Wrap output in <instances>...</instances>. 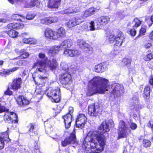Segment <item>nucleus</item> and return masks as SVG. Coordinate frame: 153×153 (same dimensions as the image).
<instances>
[{"label":"nucleus","instance_id":"f257e3e1","mask_svg":"<svg viewBox=\"0 0 153 153\" xmlns=\"http://www.w3.org/2000/svg\"><path fill=\"white\" fill-rule=\"evenodd\" d=\"M114 126L112 120L108 122H103L99 128V131H91L85 138L82 145V147L90 153H99L104 149L106 142L105 135L108 132L110 127Z\"/></svg>","mask_w":153,"mask_h":153},{"label":"nucleus","instance_id":"f03ea898","mask_svg":"<svg viewBox=\"0 0 153 153\" xmlns=\"http://www.w3.org/2000/svg\"><path fill=\"white\" fill-rule=\"evenodd\" d=\"M108 81L99 77H95L88 82V92L87 94L91 96L97 93L103 94L111 88V96L118 97L124 93L123 86L118 83H114L111 85H108Z\"/></svg>","mask_w":153,"mask_h":153},{"label":"nucleus","instance_id":"7ed1b4c3","mask_svg":"<svg viewBox=\"0 0 153 153\" xmlns=\"http://www.w3.org/2000/svg\"><path fill=\"white\" fill-rule=\"evenodd\" d=\"M39 59L33 65V68H36V72L39 74V79L37 82L35 79V78L33 75V80L37 85H44L48 79V74L47 71V68L49 70H52L55 68L57 65L56 60L53 59L51 61L48 60L44 54L40 53L39 55Z\"/></svg>","mask_w":153,"mask_h":153},{"label":"nucleus","instance_id":"20e7f679","mask_svg":"<svg viewBox=\"0 0 153 153\" xmlns=\"http://www.w3.org/2000/svg\"><path fill=\"white\" fill-rule=\"evenodd\" d=\"M24 25L22 21L17 23H13L8 24L6 27H4V29L6 32L9 36L12 38H15L17 37L18 33L16 31L13 30V29H19L22 28L24 27Z\"/></svg>","mask_w":153,"mask_h":153},{"label":"nucleus","instance_id":"39448f33","mask_svg":"<svg viewBox=\"0 0 153 153\" xmlns=\"http://www.w3.org/2000/svg\"><path fill=\"white\" fill-rule=\"evenodd\" d=\"M47 95L49 97L51 98V101L52 102H58L60 101L61 98L59 88L57 87L55 88H50Z\"/></svg>","mask_w":153,"mask_h":153},{"label":"nucleus","instance_id":"423d86ee","mask_svg":"<svg viewBox=\"0 0 153 153\" xmlns=\"http://www.w3.org/2000/svg\"><path fill=\"white\" fill-rule=\"evenodd\" d=\"M5 108L6 110L4 111H6L4 117V120L5 122L9 123H17L18 122L17 115L13 112L9 111L6 108Z\"/></svg>","mask_w":153,"mask_h":153},{"label":"nucleus","instance_id":"0eeeda50","mask_svg":"<svg viewBox=\"0 0 153 153\" xmlns=\"http://www.w3.org/2000/svg\"><path fill=\"white\" fill-rule=\"evenodd\" d=\"M130 132V130L126 125L125 122L123 121H121L119 123V137L120 138L126 137Z\"/></svg>","mask_w":153,"mask_h":153},{"label":"nucleus","instance_id":"6e6552de","mask_svg":"<svg viewBox=\"0 0 153 153\" xmlns=\"http://www.w3.org/2000/svg\"><path fill=\"white\" fill-rule=\"evenodd\" d=\"M70 72L64 73L61 74L59 76V80L60 82L62 84L69 85L72 82V78Z\"/></svg>","mask_w":153,"mask_h":153},{"label":"nucleus","instance_id":"1a4fd4ad","mask_svg":"<svg viewBox=\"0 0 153 153\" xmlns=\"http://www.w3.org/2000/svg\"><path fill=\"white\" fill-rule=\"evenodd\" d=\"M77 43L79 47L87 53H92L93 51L92 47L83 40L78 39L77 41Z\"/></svg>","mask_w":153,"mask_h":153},{"label":"nucleus","instance_id":"9d476101","mask_svg":"<svg viewBox=\"0 0 153 153\" xmlns=\"http://www.w3.org/2000/svg\"><path fill=\"white\" fill-rule=\"evenodd\" d=\"M75 134V131H74L70 134V137L65 138L63 140H62L61 142L62 146L65 147L71 143H74L75 142L76 136Z\"/></svg>","mask_w":153,"mask_h":153},{"label":"nucleus","instance_id":"9b49d317","mask_svg":"<svg viewBox=\"0 0 153 153\" xmlns=\"http://www.w3.org/2000/svg\"><path fill=\"white\" fill-rule=\"evenodd\" d=\"M88 114L91 116L96 117L100 113L101 109L97 105H90L88 107Z\"/></svg>","mask_w":153,"mask_h":153},{"label":"nucleus","instance_id":"f8f14e48","mask_svg":"<svg viewBox=\"0 0 153 153\" xmlns=\"http://www.w3.org/2000/svg\"><path fill=\"white\" fill-rule=\"evenodd\" d=\"M87 118L83 114H80L76 120V126L77 127L82 128L84 126V125Z\"/></svg>","mask_w":153,"mask_h":153},{"label":"nucleus","instance_id":"ddd939ff","mask_svg":"<svg viewBox=\"0 0 153 153\" xmlns=\"http://www.w3.org/2000/svg\"><path fill=\"white\" fill-rule=\"evenodd\" d=\"M124 41L125 38L123 33L120 31H117L115 40V45L118 47L120 46Z\"/></svg>","mask_w":153,"mask_h":153},{"label":"nucleus","instance_id":"4468645a","mask_svg":"<svg viewBox=\"0 0 153 153\" xmlns=\"http://www.w3.org/2000/svg\"><path fill=\"white\" fill-rule=\"evenodd\" d=\"M55 32L49 28H47L45 31L44 35L45 37L50 39H56Z\"/></svg>","mask_w":153,"mask_h":153},{"label":"nucleus","instance_id":"2eb2a0df","mask_svg":"<svg viewBox=\"0 0 153 153\" xmlns=\"http://www.w3.org/2000/svg\"><path fill=\"white\" fill-rule=\"evenodd\" d=\"M22 79L21 78H16L14 79L11 85V88L13 90L16 91L21 88Z\"/></svg>","mask_w":153,"mask_h":153},{"label":"nucleus","instance_id":"dca6fc26","mask_svg":"<svg viewBox=\"0 0 153 153\" xmlns=\"http://www.w3.org/2000/svg\"><path fill=\"white\" fill-rule=\"evenodd\" d=\"M80 54V52L78 51L69 49L65 50L64 52V55L67 56L72 57L78 56Z\"/></svg>","mask_w":153,"mask_h":153},{"label":"nucleus","instance_id":"f3484780","mask_svg":"<svg viewBox=\"0 0 153 153\" xmlns=\"http://www.w3.org/2000/svg\"><path fill=\"white\" fill-rule=\"evenodd\" d=\"M109 20H95L94 21L97 29H100L108 23Z\"/></svg>","mask_w":153,"mask_h":153},{"label":"nucleus","instance_id":"a211bd4d","mask_svg":"<svg viewBox=\"0 0 153 153\" xmlns=\"http://www.w3.org/2000/svg\"><path fill=\"white\" fill-rule=\"evenodd\" d=\"M61 0H49L48 7L49 8H58L60 5Z\"/></svg>","mask_w":153,"mask_h":153},{"label":"nucleus","instance_id":"6ab92c4d","mask_svg":"<svg viewBox=\"0 0 153 153\" xmlns=\"http://www.w3.org/2000/svg\"><path fill=\"white\" fill-rule=\"evenodd\" d=\"M107 69L106 65L104 63H101L96 65L94 70L95 71L98 73H102Z\"/></svg>","mask_w":153,"mask_h":153},{"label":"nucleus","instance_id":"aec40b11","mask_svg":"<svg viewBox=\"0 0 153 153\" xmlns=\"http://www.w3.org/2000/svg\"><path fill=\"white\" fill-rule=\"evenodd\" d=\"M61 49L60 45L53 46L50 49L48 52V54L51 56H54L57 54L59 51Z\"/></svg>","mask_w":153,"mask_h":153},{"label":"nucleus","instance_id":"412c9836","mask_svg":"<svg viewBox=\"0 0 153 153\" xmlns=\"http://www.w3.org/2000/svg\"><path fill=\"white\" fill-rule=\"evenodd\" d=\"M36 22H38L35 24V25H48L51 23L57 22V20H35Z\"/></svg>","mask_w":153,"mask_h":153},{"label":"nucleus","instance_id":"4be33fe9","mask_svg":"<svg viewBox=\"0 0 153 153\" xmlns=\"http://www.w3.org/2000/svg\"><path fill=\"white\" fill-rule=\"evenodd\" d=\"M100 9V7H97L95 8L93 7L85 11L83 16L85 17L91 16V15L94 14L95 12H97Z\"/></svg>","mask_w":153,"mask_h":153},{"label":"nucleus","instance_id":"5701e85b","mask_svg":"<svg viewBox=\"0 0 153 153\" xmlns=\"http://www.w3.org/2000/svg\"><path fill=\"white\" fill-rule=\"evenodd\" d=\"M95 25L94 21H91L84 25L83 26V28L86 30L94 31L97 29L95 26Z\"/></svg>","mask_w":153,"mask_h":153},{"label":"nucleus","instance_id":"b1692460","mask_svg":"<svg viewBox=\"0 0 153 153\" xmlns=\"http://www.w3.org/2000/svg\"><path fill=\"white\" fill-rule=\"evenodd\" d=\"M16 101L18 104L20 105H27L29 103L28 100L22 96H19L16 99Z\"/></svg>","mask_w":153,"mask_h":153},{"label":"nucleus","instance_id":"393cba45","mask_svg":"<svg viewBox=\"0 0 153 153\" xmlns=\"http://www.w3.org/2000/svg\"><path fill=\"white\" fill-rule=\"evenodd\" d=\"M81 20H70L67 22L66 25L69 28H71L77 25H79L83 21H80Z\"/></svg>","mask_w":153,"mask_h":153},{"label":"nucleus","instance_id":"a878e982","mask_svg":"<svg viewBox=\"0 0 153 153\" xmlns=\"http://www.w3.org/2000/svg\"><path fill=\"white\" fill-rule=\"evenodd\" d=\"M72 45V41L69 39L65 40L63 41L60 45V47L62 48H70Z\"/></svg>","mask_w":153,"mask_h":153},{"label":"nucleus","instance_id":"bb28decb","mask_svg":"<svg viewBox=\"0 0 153 153\" xmlns=\"http://www.w3.org/2000/svg\"><path fill=\"white\" fill-rule=\"evenodd\" d=\"M133 102L131 105L130 108L131 109H135V110L137 111L140 108V105L138 104V100L136 97H134L132 98Z\"/></svg>","mask_w":153,"mask_h":153},{"label":"nucleus","instance_id":"cd10ccee","mask_svg":"<svg viewBox=\"0 0 153 153\" xmlns=\"http://www.w3.org/2000/svg\"><path fill=\"white\" fill-rule=\"evenodd\" d=\"M56 39L61 37H63L65 36V30L63 27L59 28L57 31L55 32Z\"/></svg>","mask_w":153,"mask_h":153},{"label":"nucleus","instance_id":"c85d7f7f","mask_svg":"<svg viewBox=\"0 0 153 153\" xmlns=\"http://www.w3.org/2000/svg\"><path fill=\"white\" fill-rule=\"evenodd\" d=\"M35 126L34 124L30 123L27 127L29 128V134L30 136H34L37 134L36 130L35 128Z\"/></svg>","mask_w":153,"mask_h":153},{"label":"nucleus","instance_id":"c756f323","mask_svg":"<svg viewBox=\"0 0 153 153\" xmlns=\"http://www.w3.org/2000/svg\"><path fill=\"white\" fill-rule=\"evenodd\" d=\"M22 42L24 43L31 44H36L37 42L35 39L32 38H24L23 39Z\"/></svg>","mask_w":153,"mask_h":153},{"label":"nucleus","instance_id":"7c9ffc66","mask_svg":"<svg viewBox=\"0 0 153 153\" xmlns=\"http://www.w3.org/2000/svg\"><path fill=\"white\" fill-rule=\"evenodd\" d=\"M19 68V67H16L10 69V70H7L4 71H3V72H1L0 73V75L2 73L6 75H8L12 73L15 71Z\"/></svg>","mask_w":153,"mask_h":153},{"label":"nucleus","instance_id":"2f4dec72","mask_svg":"<svg viewBox=\"0 0 153 153\" xmlns=\"http://www.w3.org/2000/svg\"><path fill=\"white\" fill-rule=\"evenodd\" d=\"M150 93V88L148 86H147L145 87L144 89V97H146V99H149V98Z\"/></svg>","mask_w":153,"mask_h":153},{"label":"nucleus","instance_id":"473e14b6","mask_svg":"<svg viewBox=\"0 0 153 153\" xmlns=\"http://www.w3.org/2000/svg\"><path fill=\"white\" fill-rule=\"evenodd\" d=\"M64 121L67 122H72V117L71 115L70 114H67L66 115L62 117Z\"/></svg>","mask_w":153,"mask_h":153},{"label":"nucleus","instance_id":"72a5a7b5","mask_svg":"<svg viewBox=\"0 0 153 153\" xmlns=\"http://www.w3.org/2000/svg\"><path fill=\"white\" fill-rule=\"evenodd\" d=\"M61 67L63 70L65 71V72L69 73V69L68 68V65L65 62H62L61 63Z\"/></svg>","mask_w":153,"mask_h":153},{"label":"nucleus","instance_id":"f704fd0d","mask_svg":"<svg viewBox=\"0 0 153 153\" xmlns=\"http://www.w3.org/2000/svg\"><path fill=\"white\" fill-rule=\"evenodd\" d=\"M131 60L127 58H124L122 61V64L123 65H128L131 64Z\"/></svg>","mask_w":153,"mask_h":153},{"label":"nucleus","instance_id":"c9c22d12","mask_svg":"<svg viewBox=\"0 0 153 153\" xmlns=\"http://www.w3.org/2000/svg\"><path fill=\"white\" fill-rule=\"evenodd\" d=\"M39 4V3L38 1L35 0L31 1L30 2L29 5L30 7H33L35 6L36 7H38Z\"/></svg>","mask_w":153,"mask_h":153},{"label":"nucleus","instance_id":"e433bc0d","mask_svg":"<svg viewBox=\"0 0 153 153\" xmlns=\"http://www.w3.org/2000/svg\"><path fill=\"white\" fill-rule=\"evenodd\" d=\"M127 33L132 36H134L135 35L136 33V31L134 28H133L128 29L127 30Z\"/></svg>","mask_w":153,"mask_h":153},{"label":"nucleus","instance_id":"4c0bfd02","mask_svg":"<svg viewBox=\"0 0 153 153\" xmlns=\"http://www.w3.org/2000/svg\"><path fill=\"white\" fill-rule=\"evenodd\" d=\"M116 38V36L113 35H110L108 36V40L111 43H112L115 40Z\"/></svg>","mask_w":153,"mask_h":153},{"label":"nucleus","instance_id":"58836bf2","mask_svg":"<svg viewBox=\"0 0 153 153\" xmlns=\"http://www.w3.org/2000/svg\"><path fill=\"white\" fill-rule=\"evenodd\" d=\"M151 143L150 141L144 139V147L147 148L149 147L151 145Z\"/></svg>","mask_w":153,"mask_h":153},{"label":"nucleus","instance_id":"ea45409f","mask_svg":"<svg viewBox=\"0 0 153 153\" xmlns=\"http://www.w3.org/2000/svg\"><path fill=\"white\" fill-rule=\"evenodd\" d=\"M78 12L77 10H71L70 8L66 9L64 11V13L65 14L72 13H76Z\"/></svg>","mask_w":153,"mask_h":153},{"label":"nucleus","instance_id":"a19ab883","mask_svg":"<svg viewBox=\"0 0 153 153\" xmlns=\"http://www.w3.org/2000/svg\"><path fill=\"white\" fill-rule=\"evenodd\" d=\"M51 137L53 139L56 140L58 139L60 137L59 134H57L53 132L51 134Z\"/></svg>","mask_w":153,"mask_h":153},{"label":"nucleus","instance_id":"79ce46f5","mask_svg":"<svg viewBox=\"0 0 153 153\" xmlns=\"http://www.w3.org/2000/svg\"><path fill=\"white\" fill-rule=\"evenodd\" d=\"M27 52L26 51V50L24 49H22L20 50V52H19V54L20 55V56H19L17 58H15L14 59H13L14 60H17L19 58H20V57H22V56H24V55L26 53H27Z\"/></svg>","mask_w":153,"mask_h":153},{"label":"nucleus","instance_id":"37998d69","mask_svg":"<svg viewBox=\"0 0 153 153\" xmlns=\"http://www.w3.org/2000/svg\"><path fill=\"white\" fill-rule=\"evenodd\" d=\"M20 18L24 19L25 18V17L21 15L17 14H13L12 16L13 19H21Z\"/></svg>","mask_w":153,"mask_h":153},{"label":"nucleus","instance_id":"c03bdc74","mask_svg":"<svg viewBox=\"0 0 153 153\" xmlns=\"http://www.w3.org/2000/svg\"><path fill=\"white\" fill-rule=\"evenodd\" d=\"M36 15L32 13H29L26 16V19H33Z\"/></svg>","mask_w":153,"mask_h":153},{"label":"nucleus","instance_id":"a18cd8bd","mask_svg":"<svg viewBox=\"0 0 153 153\" xmlns=\"http://www.w3.org/2000/svg\"><path fill=\"white\" fill-rule=\"evenodd\" d=\"M147 126L151 128V129L153 132V121L152 120H150L147 124Z\"/></svg>","mask_w":153,"mask_h":153},{"label":"nucleus","instance_id":"49530a36","mask_svg":"<svg viewBox=\"0 0 153 153\" xmlns=\"http://www.w3.org/2000/svg\"><path fill=\"white\" fill-rule=\"evenodd\" d=\"M134 22L135 23L134 26L138 27L141 24V22L140 20H134Z\"/></svg>","mask_w":153,"mask_h":153},{"label":"nucleus","instance_id":"de8ad7c7","mask_svg":"<svg viewBox=\"0 0 153 153\" xmlns=\"http://www.w3.org/2000/svg\"><path fill=\"white\" fill-rule=\"evenodd\" d=\"M4 145V142L3 139L1 137H0V149H2Z\"/></svg>","mask_w":153,"mask_h":153},{"label":"nucleus","instance_id":"09e8293b","mask_svg":"<svg viewBox=\"0 0 153 153\" xmlns=\"http://www.w3.org/2000/svg\"><path fill=\"white\" fill-rule=\"evenodd\" d=\"M153 58V55L151 53H149L147 55L145 59V60L148 61L152 59Z\"/></svg>","mask_w":153,"mask_h":153},{"label":"nucleus","instance_id":"8fccbe9b","mask_svg":"<svg viewBox=\"0 0 153 153\" xmlns=\"http://www.w3.org/2000/svg\"><path fill=\"white\" fill-rule=\"evenodd\" d=\"M64 122L65 124V128L68 129L70 127L72 122H67L66 121H64Z\"/></svg>","mask_w":153,"mask_h":153},{"label":"nucleus","instance_id":"3c124183","mask_svg":"<svg viewBox=\"0 0 153 153\" xmlns=\"http://www.w3.org/2000/svg\"><path fill=\"white\" fill-rule=\"evenodd\" d=\"M130 127L131 129L134 130L136 129L137 128V125L135 123H132L131 124Z\"/></svg>","mask_w":153,"mask_h":153},{"label":"nucleus","instance_id":"603ef678","mask_svg":"<svg viewBox=\"0 0 153 153\" xmlns=\"http://www.w3.org/2000/svg\"><path fill=\"white\" fill-rule=\"evenodd\" d=\"M5 94L6 95H11L12 94V92L8 88L5 92Z\"/></svg>","mask_w":153,"mask_h":153},{"label":"nucleus","instance_id":"864d4df0","mask_svg":"<svg viewBox=\"0 0 153 153\" xmlns=\"http://www.w3.org/2000/svg\"><path fill=\"white\" fill-rule=\"evenodd\" d=\"M143 35V29L141 28L140 31V33L139 35L137 37V38Z\"/></svg>","mask_w":153,"mask_h":153},{"label":"nucleus","instance_id":"5fc2aeb1","mask_svg":"<svg viewBox=\"0 0 153 153\" xmlns=\"http://www.w3.org/2000/svg\"><path fill=\"white\" fill-rule=\"evenodd\" d=\"M16 64L20 66L23 65L22 60H20L16 62Z\"/></svg>","mask_w":153,"mask_h":153},{"label":"nucleus","instance_id":"6e6d98bb","mask_svg":"<svg viewBox=\"0 0 153 153\" xmlns=\"http://www.w3.org/2000/svg\"><path fill=\"white\" fill-rule=\"evenodd\" d=\"M69 112L68 114H70L71 115V114L73 112L74 110L73 108L72 107H70L69 108Z\"/></svg>","mask_w":153,"mask_h":153},{"label":"nucleus","instance_id":"4d7b16f0","mask_svg":"<svg viewBox=\"0 0 153 153\" xmlns=\"http://www.w3.org/2000/svg\"><path fill=\"white\" fill-rule=\"evenodd\" d=\"M149 82L151 85H153V76H150Z\"/></svg>","mask_w":153,"mask_h":153},{"label":"nucleus","instance_id":"13d9d810","mask_svg":"<svg viewBox=\"0 0 153 153\" xmlns=\"http://www.w3.org/2000/svg\"><path fill=\"white\" fill-rule=\"evenodd\" d=\"M29 56V53L28 52H27L24 55V56H23L22 58H26L28 57Z\"/></svg>","mask_w":153,"mask_h":153},{"label":"nucleus","instance_id":"bf43d9fd","mask_svg":"<svg viewBox=\"0 0 153 153\" xmlns=\"http://www.w3.org/2000/svg\"><path fill=\"white\" fill-rule=\"evenodd\" d=\"M9 2L12 4H13L14 3V2H16L17 1H21L22 0H8Z\"/></svg>","mask_w":153,"mask_h":153},{"label":"nucleus","instance_id":"052dcab7","mask_svg":"<svg viewBox=\"0 0 153 153\" xmlns=\"http://www.w3.org/2000/svg\"><path fill=\"white\" fill-rule=\"evenodd\" d=\"M118 53V52L117 51L114 50L111 52V54L113 56H114L117 55Z\"/></svg>","mask_w":153,"mask_h":153},{"label":"nucleus","instance_id":"680f3d73","mask_svg":"<svg viewBox=\"0 0 153 153\" xmlns=\"http://www.w3.org/2000/svg\"><path fill=\"white\" fill-rule=\"evenodd\" d=\"M23 65H24L28 63V62L26 60H22Z\"/></svg>","mask_w":153,"mask_h":153},{"label":"nucleus","instance_id":"e2e57ef3","mask_svg":"<svg viewBox=\"0 0 153 153\" xmlns=\"http://www.w3.org/2000/svg\"><path fill=\"white\" fill-rule=\"evenodd\" d=\"M145 46V48H146L148 49L149 48L152 46V45L151 43H148L146 44Z\"/></svg>","mask_w":153,"mask_h":153},{"label":"nucleus","instance_id":"0e129e2a","mask_svg":"<svg viewBox=\"0 0 153 153\" xmlns=\"http://www.w3.org/2000/svg\"><path fill=\"white\" fill-rule=\"evenodd\" d=\"M110 18L107 16H102L101 17V19H109Z\"/></svg>","mask_w":153,"mask_h":153},{"label":"nucleus","instance_id":"69168bd1","mask_svg":"<svg viewBox=\"0 0 153 153\" xmlns=\"http://www.w3.org/2000/svg\"><path fill=\"white\" fill-rule=\"evenodd\" d=\"M149 37L151 39L153 40V31L150 34Z\"/></svg>","mask_w":153,"mask_h":153},{"label":"nucleus","instance_id":"338daca9","mask_svg":"<svg viewBox=\"0 0 153 153\" xmlns=\"http://www.w3.org/2000/svg\"><path fill=\"white\" fill-rule=\"evenodd\" d=\"M37 149H39V147L37 145V146L35 145L34 146V150H35L36 151Z\"/></svg>","mask_w":153,"mask_h":153},{"label":"nucleus","instance_id":"774afa93","mask_svg":"<svg viewBox=\"0 0 153 153\" xmlns=\"http://www.w3.org/2000/svg\"><path fill=\"white\" fill-rule=\"evenodd\" d=\"M15 52H16L18 54H19V53L20 52V51H19L18 49H16L15 50Z\"/></svg>","mask_w":153,"mask_h":153}]
</instances>
